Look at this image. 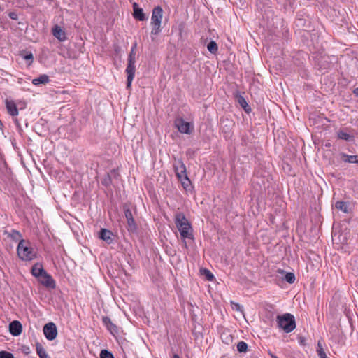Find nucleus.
Here are the masks:
<instances>
[{"label":"nucleus","instance_id":"nucleus-26","mask_svg":"<svg viewBox=\"0 0 358 358\" xmlns=\"http://www.w3.org/2000/svg\"><path fill=\"white\" fill-rule=\"evenodd\" d=\"M248 349V345L244 341H240L237 344V350L240 352H246Z\"/></svg>","mask_w":358,"mask_h":358},{"label":"nucleus","instance_id":"nucleus-4","mask_svg":"<svg viewBox=\"0 0 358 358\" xmlns=\"http://www.w3.org/2000/svg\"><path fill=\"white\" fill-rule=\"evenodd\" d=\"M277 320L278 326L287 333L292 331L296 327L294 317L291 314L286 313L278 316Z\"/></svg>","mask_w":358,"mask_h":358},{"label":"nucleus","instance_id":"nucleus-40","mask_svg":"<svg viewBox=\"0 0 358 358\" xmlns=\"http://www.w3.org/2000/svg\"><path fill=\"white\" fill-rule=\"evenodd\" d=\"M3 126L2 122L0 120V128Z\"/></svg>","mask_w":358,"mask_h":358},{"label":"nucleus","instance_id":"nucleus-39","mask_svg":"<svg viewBox=\"0 0 358 358\" xmlns=\"http://www.w3.org/2000/svg\"><path fill=\"white\" fill-rule=\"evenodd\" d=\"M355 93L358 94V87L357 89L355 90Z\"/></svg>","mask_w":358,"mask_h":358},{"label":"nucleus","instance_id":"nucleus-2","mask_svg":"<svg viewBox=\"0 0 358 358\" xmlns=\"http://www.w3.org/2000/svg\"><path fill=\"white\" fill-rule=\"evenodd\" d=\"M17 255L23 261H31L36 257V254L29 243L21 239L17 248Z\"/></svg>","mask_w":358,"mask_h":358},{"label":"nucleus","instance_id":"nucleus-9","mask_svg":"<svg viewBox=\"0 0 358 358\" xmlns=\"http://www.w3.org/2000/svg\"><path fill=\"white\" fill-rule=\"evenodd\" d=\"M174 169L178 180L187 176L186 173V167L181 161L179 160L176 162L174 164Z\"/></svg>","mask_w":358,"mask_h":358},{"label":"nucleus","instance_id":"nucleus-7","mask_svg":"<svg viewBox=\"0 0 358 358\" xmlns=\"http://www.w3.org/2000/svg\"><path fill=\"white\" fill-rule=\"evenodd\" d=\"M43 334L48 341H52L57 336V329L55 323L48 322L45 324L43 329Z\"/></svg>","mask_w":358,"mask_h":358},{"label":"nucleus","instance_id":"nucleus-18","mask_svg":"<svg viewBox=\"0 0 358 358\" xmlns=\"http://www.w3.org/2000/svg\"><path fill=\"white\" fill-rule=\"evenodd\" d=\"M338 138L342 140H345L346 141H350L353 139V136L348 134L343 130H340L337 133Z\"/></svg>","mask_w":358,"mask_h":358},{"label":"nucleus","instance_id":"nucleus-3","mask_svg":"<svg viewBox=\"0 0 358 358\" xmlns=\"http://www.w3.org/2000/svg\"><path fill=\"white\" fill-rule=\"evenodd\" d=\"M163 18V10L160 6L153 8L151 16L150 24L152 26L151 34L157 35L162 31V21Z\"/></svg>","mask_w":358,"mask_h":358},{"label":"nucleus","instance_id":"nucleus-12","mask_svg":"<svg viewBox=\"0 0 358 358\" xmlns=\"http://www.w3.org/2000/svg\"><path fill=\"white\" fill-rule=\"evenodd\" d=\"M45 271L43 268V265L41 263H36L34 264V266L31 268V273L33 276H34L36 278H38L41 275L45 273Z\"/></svg>","mask_w":358,"mask_h":358},{"label":"nucleus","instance_id":"nucleus-36","mask_svg":"<svg viewBox=\"0 0 358 358\" xmlns=\"http://www.w3.org/2000/svg\"><path fill=\"white\" fill-rule=\"evenodd\" d=\"M237 310H241V307L238 304H234Z\"/></svg>","mask_w":358,"mask_h":358},{"label":"nucleus","instance_id":"nucleus-5","mask_svg":"<svg viewBox=\"0 0 358 358\" xmlns=\"http://www.w3.org/2000/svg\"><path fill=\"white\" fill-rule=\"evenodd\" d=\"M175 126L182 134H191L194 131V124L192 122H186L182 117H178L176 119Z\"/></svg>","mask_w":358,"mask_h":358},{"label":"nucleus","instance_id":"nucleus-15","mask_svg":"<svg viewBox=\"0 0 358 358\" xmlns=\"http://www.w3.org/2000/svg\"><path fill=\"white\" fill-rule=\"evenodd\" d=\"M111 236L112 232L105 229H101V231L99 234V238L106 241L108 244H110L112 242Z\"/></svg>","mask_w":358,"mask_h":358},{"label":"nucleus","instance_id":"nucleus-31","mask_svg":"<svg viewBox=\"0 0 358 358\" xmlns=\"http://www.w3.org/2000/svg\"><path fill=\"white\" fill-rule=\"evenodd\" d=\"M0 358H14V356L10 352H8L6 351H1L0 352Z\"/></svg>","mask_w":358,"mask_h":358},{"label":"nucleus","instance_id":"nucleus-6","mask_svg":"<svg viewBox=\"0 0 358 358\" xmlns=\"http://www.w3.org/2000/svg\"><path fill=\"white\" fill-rule=\"evenodd\" d=\"M134 63H135L134 57L131 55H130L128 65L126 69V72L127 74V88H129L131 87V83L134 78V74H135V71H136Z\"/></svg>","mask_w":358,"mask_h":358},{"label":"nucleus","instance_id":"nucleus-24","mask_svg":"<svg viewBox=\"0 0 358 358\" xmlns=\"http://www.w3.org/2000/svg\"><path fill=\"white\" fill-rule=\"evenodd\" d=\"M179 180L180 181L184 189H188L189 188L191 182L187 176L180 178Z\"/></svg>","mask_w":358,"mask_h":358},{"label":"nucleus","instance_id":"nucleus-32","mask_svg":"<svg viewBox=\"0 0 358 358\" xmlns=\"http://www.w3.org/2000/svg\"><path fill=\"white\" fill-rule=\"evenodd\" d=\"M124 216L126 220H131L134 218L131 210L126 208H124Z\"/></svg>","mask_w":358,"mask_h":358},{"label":"nucleus","instance_id":"nucleus-8","mask_svg":"<svg viewBox=\"0 0 358 358\" xmlns=\"http://www.w3.org/2000/svg\"><path fill=\"white\" fill-rule=\"evenodd\" d=\"M38 281L47 288L54 289L56 287V283L52 277L46 271L41 275L38 279Z\"/></svg>","mask_w":358,"mask_h":358},{"label":"nucleus","instance_id":"nucleus-22","mask_svg":"<svg viewBox=\"0 0 358 358\" xmlns=\"http://www.w3.org/2000/svg\"><path fill=\"white\" fill-rule=\"evenodd\" d=\"M317 352L320 358H328L320 342L317 343Z\"/></svg>","mask_w":358,"mask_h":358},{"label":"nucleus","instance_id":"nucleus-11","mask_svg":"<svg viewBox=\"0 0 358 358\" xmlns=\"http://www.w3.org/2000/svg\"><path fill=\"white\" fill-rule=\"evenodd\" d=\"M52 34L60 41H64L66 38V33L64 29L58 25H55L52 29Z\"/></svg>","mask_w":358,"mask_h":358},{"label":"nucleus","instance_id":"nucleus-38","mask_svg":"<svg viewBox=\"0 0 358 358\" xmlns=\"http://www.w3.org/2000/svg\"><path fill=\"white\" fill-rule=\"evenodd\" d=\"M14 16H15V14H14V13H11V14L10 15V17L12 19H15V17H14Z\"/></svg>","mask_w":358,"mask_h":358},{"label":"nucleus","instance_id":"nucleus-34","mask_svg":"<svg viewBox=\"0 0 358 358\" xmlns=\"http://www.w3.org/2000/svg\"><path fill=\"white\" fill-rule=\"evenodd\" d=\"M24 59L27 61H29L30 63L32 62L33 61V59H34V57H33V54L32 53H29V54H27L24 56Z\"/></svg>","mask_w":358,"mask_h":358},{"label":"nucleus","instance_id":"nucleus-14","mask_svg":"<svg viewBox=\"0 0 358 358\" xmlns=\"http://www.w3.org/2000/svg\"><path fill=\"white\" fill-rule=\"evenodd\" d=\"M6 107L8 110V113L11 116H17L18 115V110L17 108V106L13 101H6Z\"/></svg>","mask_w":358,"mask_h":358},{"label":"nucleus","instance_id":"nucleus-41","mask_svg":"<svg viewBox=\"0 0 358 358\" xmlns=\"http://www.w3.org/2000/svg\"><path fill=\"white\" fill-rule=\"evenodd\" d=\"M273 358H278V357H273Z\"/></svg>","mask_w":358,"mask_h":358},{"label":"nucleus","instance_id":"nucleus-20","mask_svg":"<svg viewBox=\"0 0 358 358\" xmlns=\"http://www.w3.org/2000/svg\"><path fill=\"white\" fill-rule=\"evenodd\" d=\"M127 229L129 232L135 233L137 231V225L133 219L127 220Z\"/></svg>","mask_w":358,"mask_h":358},{"label":"nucleus","instance_id":"nucleus-27","mask_svg":"<svg viewBox=\"0 0 358 358\" xmlns=\"http://www.w3.org/2000/svg\"><path fill=\"white\" fill-rule=\"evenodd\" d=\"M295 279H296V278H295V275H294V273H286V275H285V280L287 282H289V283H290V284L294 283V281H295Z\"/></svg>","mask_w":358,"mask_h":358},{"label":"nucleus","instance_id":"nucleus-25","mask_svg":"<svg viewBox=\"0 0 358 358\" xmlns=\"http://www.w3.org/2000/svg\"><path fill=\"white\" fill-rule=\"evenodd\" d=\"M201 273L204 275L206 279L209 281H212L214 279V275L213 273L208 269L203 268L201 269Z\"/></svg>","mask_w":358,"mask_h":358},{"label":"nucleus","instance_id":"nucleus-28","mask_svg":"<svg viewBox=\"0 0 358 358\" xmlns=\"http://www.w3.org/2000/svg\"><path fill=\"white\" fill-rule=\"evenodd\" d=\"M9 236L12 239L15 241H17L22 237L21 234L16 230H12Z\"/></svg>","mask_w":358,"mask_h":358},{"label":"nucleus","instance_id":"nucleus-33","mask_svg":"<svg viewBox=\"0 0 358 358\" xmlns=\"http://www.w3.org/2000/svg\"><path fill=\"white\" fill-rule=\"evenodd\" d=\"M103 321L107 326V329H108V331L112 332V330H111L112 324H110V320L108 317H103Z\"/></svg>","mask_w":358,"mask_h":358},{"label":"nucleus","instance_id":"nucleus-30","mask_svg":"<svg viewBox=\"0 0 358 358\" xmlns=\"http://www.w3.org/2000/svg\"><path fill=\"white\" fill-rule=\"evenodd\" d=\"M101 358H112V353L106 350H101L100 353Z\"/></svg>","mask_w":358,"mask_h":358},{"label":"nucleus","instance_id":"nucleus-21","mask_svg":"<svg viewBox=\"0 0 358 358\" xmlns=\"http://www.w3.org/2000/svg\"><path fill=\"white\" fill-rule=\"evenodd\" d=\"M335 208L343 213H348V205L343 201H337L335 203Z\"/></svg>","mask_w":358,"mask_h":358},{"label":"nucleus","instance_id":"nucleus-10","mask_svg":"<svg viewBox=\"0 0 358 358\" xmlns=\"http://www.w3.org/2000/svg\"><path fill=\"white\" fill-rule=\"evenodd\" d=\"M9 331L13 336H17L22 333V326L19 321L14 320L9 324Z\"/></svg>","mask_w":358,"mask_h":358},{"label":"nucleus","instance_id":"nucleus-23","mask_svg":"<svg viewBox=\"0 0 358 358\" xmlns=\"http://www.w3.org/2000/svg\"><path fill=\"white\" fill-rule=\"evenodd\" d=\"M207 48H208V50L211 53H215L218 50L217 43L213 41H210L208 44Z\"/></svg>","mask_w":358,"mask_h":358},{"label":"nucleus","instance_id":"nucleus-37","mask_svg":"<svg viewBox=\"0 0 358 358\" xmlns=\"http://www.w3.org/2000/svg\"><path fill=\"white\" fill-rule=\"evenodd\" d=\"M172 358H180L178 355L174 354Z\"/></svg>","mask_w":358,"mask_h":358},{"label":"nucleus","instance_id":"nucleus-29","mask_svg":"<svg viewBox=\"0 0 358 358\" xmlns=\"http://www.w3.org/2000/svg\"><path fill=\"white\" fill-rule=\"evenodd\" d=\"M238 103H240V105L245 109V110L246 112H248V108H249V106L248 105L246 101L245 100L244 98L243 97H239L238 98Z\"/></svg>","mask_w":358,"mask_h":358},{"label":"nucleus","instance_id":"nucleus-16","mask_svg":"<svg viewBox=\"0 0 358 358\" xmlns=\"http://www.w3.org/2000/svg\"><path fill=\"white\" fill-rule=\"evenodd\" d=\"M341 159L342 161L348 163H358L357 155H348L343 153L341 155Z\"/></svg>","mask_w":358,"mask_h":358},{"label":"nucleus","instance_id":"nucleus-1","mask_svg":"<svg viewBox=\"0 0 358 358\" xmlns=\"http://www.w3.org/2000/svg\"><path fill=\"white\" fill-rule=\"evenodd\" d=\"M175 223L180 236L184 242L185 239H193V229L191 224L182 213H178L175 215Z\"/></svg>","mask_w":358,"mask_h":358},{"label":"nucleus","instance_id":"nucleus-35","mask_svg":"<svg viewBox=\"0 0 358 358\" xmlns=\"http://www.w3.org/2000/svg\"><path fill=\"white\" fill-rule=\"evenodd\" d=\"M268 354H269V355L271 356V358L278 357L273 353H272L271 351L268 352Z\"/></svg>","mask_w":358,"mask_h":358},{"label":"nucleus","instance_id":"nucleus-13","mask_svg":"<svg viewBox=\"0 0 358 358\" xmlns=\"http://www.w3.org/2000/svg\"><path fill=\"white\" fill-rule=\"evenodd\" d=\"M134 17V18L143 21L145 20V14L142 8H141L136 3H133Z\"/></svg>","mask_w":358,"mask_h":358},{"label":"nucleus","instance_id":"nucleus-17","mask_svg":"<svg viewBox=\"0 0 358 358\" xmlns=\"http://www.w3.org/2000/svg\"><path fill=\"white\" fill-rule=\"evenodd\" d=\"M49 78L47 75H41L39 77L33 79L32 83L34 85H38L40 84H45L49 82Z\"/></svg>","mask_w":358,"mask_h":358},{"label":"nucleus","instance_id":"nucleus-19","mask_svg":"<svg viewBox=\"0 0 358 358\" xmlns=\"http://www.w3.org/2000/svg\"><path fill=\"white\" fill-rule=\"evenodd\" d=\"M36 352L39 358H48V355L44 348L39 343L36 345Z\"/></svg>","mask_w":358,"mask_h":358}]
</instances>
